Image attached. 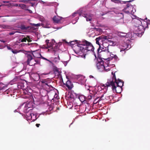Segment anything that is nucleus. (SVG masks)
<instances>
[{
	"label": "nucleus",
	"instance_id": "obj_1",
	"mask_svg": "<svg viewBox=\"0 0 150 150\" xmlns=\"http://www.w3.org/2000/svg\"><path fill=\"white\" fill-rule=\"evenodd\" d=\"M79 42L80 41L75 40L70 42L71 46L75 45L74 50L76 53L81 54L80 52L85 53L88 51H93L94 50V47L91 42L85 40L82 41L81 43L78 44Z\"/></svg>",
	"mask_w": 150,
	"mask_h": 150
},
{
	"label": "nucleus",
	"instance_id": "obj_2",
	"mask_svg": "<svg viewBox=\"0 0 150 150\" xmlns=\"http://www.w3.org/2000/svg\"><path fill=\"white\" fill-rule=\"evenodd\" d=\"M124 82L122 80H119L118 82H116L115 86L112 89L114 93H120L122 90V87L123 86Z\"/></svg>",
	"mask_w": 150,
	"mask_h": 150
},
{
	"label": "nucleus",
	"instance_id": "obj_3",
	"mask_svg": "<svg viewBox=\"0 0 150 150\" xmlns=\"http://www.w3.org/2000/svg\"><path fill=\"white\" fill-rule=\"evenodd\" d=\"M26 57L27 58V63L30 66H34L35 64L40 63V62L39 61L33 59L32 54H28L26 55Z\"/></svg>",
	"mask_w": 150,
	"mask_h": 150
},
{
	"label": "nucleus",
	"instance_id": "obj_4",
	"mask_svg": "<svg viewBox=\"0 0 150 150\" xmlns=\"http://www.w3.org/2000/svg\"><path fill=\"white\" fill-rule=\"evenodd\" d=\"M97 38L99 40V41L100 42V43L101 42H102L103 46L104 47H102L101 51H106L108 52H110L109 45H108L107 47H105L104 46V43L103 42L105 41V40L108 39L107 36L104 35H102L99 36Z\"/></svg>",
	"mask_w": 150,
	"mask_h": 150
},
{
	"label": "nucleus",
	"instance_id": "obj_5",
	"mask_svg": "<svg viewBox=\"0 0 150 150\" xmlns=\"http://www.w3.org/2000/svg\"><path fill=\"white\" fill-rule=\"evenodd\" d=\"M97 38L99 40V41L100 42V43L101 42H102L103 46L104 47H102L101 51H106L108 52H110L109 45H108L107 47H105L104 46V43L103 42L105 41V40L108 39L107 36L104 35H102L99 36Z\"/></svg>",
	"mask_w": 150,
	"mask_h": 150
},
{
	"label": "nucleus",
	"instance_id": "obj_6",
	"mask_svg": "<svg viewBox=\"0 0 150 150\" xmlns=\"http://www.w3.org/2000/svg\"><path fill=\"white\" fill-rule=\"evenodd\" d=\"M116 82H118V81L115 82L113 80V79H108L106 83L105 84H103L102 86L107 88L110 87L112 89L115 86Z\"/></svg>",
	"mask_w": 150,
	"mask_h": 150
},
{
	"label": "nucleus",
	"instance_id": "obj_7",
	"mask_svg": "<svg viewBox=\"0 0 150 150\" xmlns=\"http://www.w3.org/2000/svg\"><path fill=\"white\" fill-rule=\"evenodd\" d=\"M133 7L129 3H127L126 6L123 9V11L127 14L134 13V12L133 10Z\"/></svg>",
	"mask_w": 150,
	"mask_h": 150
},
{
	"label": "nucleus",
	"instance_id": "obj_8",
	"mask_svg": "<svg viewBox=\"0 0 150 150\" xmlns=\"http://www.w3.org/2000/svg\"><path fill=\"white\" fill-rule=\"evenodd\" d=\"M136 26L137 27V29L138 33H137V35L139 37H141L143 34L145 30V27L142 25H140L138 26V25H136Z\"/></svg>",
	"mask_w": 150,
	"mask_h": 150
},
{
	"label": "nucleus",
	"instance_id": "obj_9",
	"mask_svg": "<svg viewBox=\"0 0 150 150\" xmlns=\"http://www.w3.org/2000/svg\"><path fill=\"white\" fill-rule=\"evenodd\" d=\"M33 105L32 102L28 103L25 105L24 107V110L26 112L32 110L33 109Z\"/></svg>",
	"mask_w": 150,
	"mask_h": 150
},
{
	"label": "nucleus",
	"instance_id": "obj_10",
	"mask_svg": "<svg viewBox=\"0 0 150 150\" xmlns=\"http://www.w3.org/2000/svg\"><path fill=\"white\" fill-rule=\"evenodd\" d=\"M49 40H46L45 41L46 46L45 47L47 49L52 47L53 45L55 42V41L54 40H52V41L50 42H49Z\"/></svg>",
	"mask_w": 150,
	"mask_h": 150
},
{
	"label": "nucleus",
	"instance_id": "obj_11",
	"mask_svg": "<svg viewBox=\"0 0 150 150\" xmlns=\"http://www.w3.org/2000/svg\"><path fill=\"white\" fill-rule=\"evenodd\" d=\"M62 18H63L62 17L54 16L53 18V20L54 23H62L61 20Z\"/></svg>",
	"mask_w": 150,
	"mask_h": 150
},
{
	"label": "nucleus",
	"instance_id": "obj_12",
	"mask_svg": "<svg viewBox=\"0 0 150 150\" xmlns=\"http://www.w3.org/2000/svg\"><path fill=\"white\" fill-rule=\"evenodd\" d=\"M83 17L86 18V20L87 21H91L92 19V17L93 16V14L89 13L88 14H83L82 15Z\"/></svg>",
	"mask_w": 150,
	"mask_h": 150
},
{
	"label": "nucleus",
	"instance_id": "obj_13",
	"mask_svg": "<svg viewBox=\"0 0 150 150\" xmlns=\"http://www.w3.org/2000/svg\"><path fill=\"white\" fill-rule=\"evenodd\" d=\"M96 65L97 68L99 69H101L102 70L105 68V67L103 65V62L102 61L98 62Z\"/></svg>",
	"mask_w": 150,
	"mask_h": 150
},
{
	"label": "nucleus",
	"instance_id": "obj_14",
	"mask_svg": "<svg viewBox=\"0 0 150 150\" xmlns=\"http://www.w3.org/2000/svg\"><path fill=\"white\" fill-rule=\"evenodd\" d=\"M31 78L35 81H38L39 80L40 77L38 74H33L31 76Z\"/></svg>",
	"mask_w": 150,
	"mask_h": 150
},
{
	"label": "nucleus",
	"instance_id": "obj_15",
	"mask_svg": "<svg viewBox=\"0 0 150 150\" xmlns=\"http://www.w3.org/2000/svg\"><path fill=\"white\" fill-rule=\"evenodd\" d=\"M40 81L42 84L43 86H46L50 83V81L48 79L42 80L41 81Z\"/></svg>",
	"mask_w": 150,
	"mask_h": 150
},
{
	"label": "nucleus",
	"instance_id": "obj_16",
	"mask_svg": "<svg viewBox=\"0 0 150 150\" xmlns=\"http://www.w3.org/2000/svg\"><path fill=\"white\" fill-rule=\"evenodd\" d=\"M66 85L67 87L69 89L71 90L73 87V84L71 81L69 80L67 81L66 83Z\"/></svg>",
	"mask_w": 150,
	"mask_h": 150
},
{
	"label": "nucleus",
	"instance_id": "obj_17",
	"mask_svg": "<svg viewBox=\"0 0 150 150\" xmlns=\"http://www.w3.org/2000/svg\"><path fill=\"white\" fill-rule=\"evenodd\" d=\"M34 53H33L31 54L32 55V56H33L34 57L36 58H41L42 55L40 53H39V52H37L35 51H34Z\"/></svg>",
	"mask_w": 150,
	"mask_h": 150
},
{
	"label": "nucleus",
	"instance_id": "obj_18",
	"mask_svg": "<svg viewBox=\"0 0 150 150\" xmlns=\"http://www.w3.org/2000/svg\"><path fill=\"white\" fill-rule=\"evenodd\" d=\"M110 57L108 58V61H110L111 59H114L115 60H117L118 59V57L116 55L113 54H110Z\"/></svg>",
	"mask_w": 150,
	"mask_h": 150
},
{
	"label": "nucleus",
	"instance_id": "obj_19",
	"mask_svg": "<svg viewBox=\"0 0 150 150\" xmlns=\"http://www.w3.org/2000/svg\"><path fill=\"white\" fill-rule=\"evenodd\" d=\"M115 73H113V72H112L111 73L112 74V78H110V79H113V80L115 82L116 81H118L119 80H122L121 79H116V76L115 74Z\"/></svg>",
	"mask_w": 150,
	"mask_h": 150
},
{
	"label": "nucleus",
	"instance_id": "obj_20",
	"mask_svg": "<svg viewBox=\"0 0 150 150\" xmlns=\"http://www.w3.org/2000/svg\"><path fill=\"white\" fill-rule=\"evenodd\" d=\"M99 40L97 38H96V43L99 45V47L98 49V52H99L100 50H101V49H101V47L100 46L101 43H100V42H99Z\"/></svg>",
	"mask_w": 150,
	"mask_h": 150
},
{
	"label": "nucleus",
	"instance_id": "obj_21",
	"mask_svg": "<svg viewBox=\"0 0 150 150\" xmlns=\"http://www.w3.org/2000/svg\"><path fill=\"white\" fill-rule=\"evenodd\" d=\"M19 6L23 9L25 10H28V7H27L26 5L25 4H21L19 5Z\"/></svg>",
	"mask_w": 150,
	"mask_h": 150
},
{
	"label": "nucleus",
	"instance_id": "obj_22",
	"mask_svg": "<svg viewBox=\"0 0 150 150\" xmlns=\"http://www.w3.org/2000/svg\"><path fill=\"white\" fill-rule=\"evenodd\" d=\"M134 23L135 24V26H136V25H138V26H139L140 25H141V24H142V22L140 20L138 19H136L134 21Z\"/></svg>",
	"mask_w": 150,
	"mask_h": 150
},
{
	"label": "nucleus",
	"instance_id": "obj_23",
	"mask_svg": "<svg viewBox=\"0 0 150 150\" xmlns=\"http://www.w3.org/2000/svg\"><path fill=\"white\" fill-rule=\"evenodd\" d=\"M19 28L22 30H26L28 29L29 27V26L26 27L24 25H21Z\"/></svg>",
	"mask_w": 150,
	"mask_h": 150
},
{
	"label": "nucleus",
	"instance_id": "obj_24",
	"mask_svg": "<svg viewBox=\"0 0 150 150\" xmlns=\"http://www.w3.org/2000/svg\"><path fill=\"white\" fill-rule=\"evenodd\" d=\"M79 99L81 102H83L85 100L84 97L83 96H79Z\"/></svg>",
	"mask_w": 150,
	"mask_h": 150
},
{
	"label": "nucleus",
	"instance_id": "obj_25",
	"mask_svg": "<svg viewBox=\"0 0 150 150\" xmlns=\"http://www.w3.org/2000/svg\"><path fill=\"white\" fill-rule=\"evenodd\" d=\"M28 38L29 39V36L27 35V36L26 37H24L23 38L21 41V42H26L27 40H28Z\"/></svg>",
	"mask_w": 150,
	"mask_h": 150
},
{
	"label": "nucleus",
	"instance_id": "obj_26",
	"mask_svg": "<svg viewBox=\"0 0 150 150\" xmlns=\"http://www.w3.org/2000/svg\"><path fill=\"white\" fill-rule=\"evenodd\" d=\"M28 45H30L31 47H33L34 46H36L37 45V44L36 43H28L27 44Z\"/></svg>",
	"mask_w": 150,
	"mask_h": 150
},
{
	"label": "nucleus",
	"instance_id": "obj_27",
	"mask_svg": "<svg viewBox=\"0 0 150 150\" xmlns=\"http://www.w3.org/2000/svg\"><path fill=\"white\" fill-rule=\"evenodd\" d=\"M78 15L79 16L81 15V14L79 13H78L77 12H74V13L72 14V16H73V17H74L76 16H77Z\"/></svg>",
	"mask_w": 150,
	"mask_h": 150
},
{
	"label": "nucleus",
	"instance_id": "obj_28",
	"mask_svg": "<svg viewBox=\"0 0 150 150\" xmlns=\"http://www.w3.org/2000/svg\"><path fill=\"white\" fill-rule=\"evenodd\" d=\"M46 88H48L50 90H52V86L50 85V83L49 84V85H47L46 86Z\"/></svg>",
	"mask_w": 150,
	"mask_h": 150
},
{
	"label": "nucleus",
	"instance_id": "obj_29",
	"mask_svg": "<svg viewBox=\"0 0 150 150\" xmlns=\"http://www.w3.org/2000/svg\"><path fill=\"white\" fill-rule=\"evenodd\" d=\"M30 24L31 25L35 26V27H38L40 26V23H38V24H35V23H31Z\"/></svg>",
	"mask_w": 150,
	"mask_h": 150
},
{
	"label": "nucleus",
	"instance_id": "obj_30",
	"mask_svg": "<svg viewBox=\"0 0 150 150\" xmlns=\"http://www.w3.org/2000/svg\"><path fill=\"white\" fill-rule=\"evenodd\" d=\"M20 2L23 3L25 4H27L29 2L28 0H21L20 1Z\"/></svg>",
	"mask_w": 150,
	"mask_h": 150
},
{
	"label": "nucleus",
	"instance_id": "obj_31",
	"mask_svg": "<svg viewBox=\"0 0 150 150\" xmlns=\"http://www.w3.org/2000/svg\"><path fill=\"white\" fill-rule=\"evenodd\" d=\"M107 41H108V42H109L110 43H112V45L114 43L113 42V41L111 40H108V39L106 40Z\"/></svg>",
	"mask_w": 150,
	"mask_h": 150
},
{
	"label": "nucleus",
	"instance_id": "obj_32",
	"mask_svg": "<svg viewBox=\"0 0 150 150\" xmlns=\"http://www.w3.org/2000/svg\"><path fill=\"white\" fill-rule=\"evenodd\" d=\"M111 1L115 3H118L119 2H120L119 0H111Z\"/></svg>",
	"mask_w": 150,
	"mask_h": 150
},
{
	"label": "nucleus",
	"instance_id": "obj_33",
	"mask_svg": "<svg viewBox=\"0 0 150 150\" xmlns=\"http://www.w3.org/2000/svg\"><path fill=\"white\" fill-rule=\"evenodd\" d=\"M144 21V22L146 23L147 26H148V25H149L150 24V21L149 20H148L147 21V22L145 21Z\"/></svg>",
	"mask_w": 150,
	"mask_h": 150
},
{
	"label": "nucleus",
	"instance_id": "obj_34",
	"mask_svg": "<svg viewBox=\"0 0 150 150\" xmlns=\"http://www.w3.org/2000/svg\"><path fill=\"white\" fill-rule=\"evenodd\" d=\"M92 96L91 95H88V96L87 97L88 99L89 100L91 99H92Z\"/></svg>",
	"mask_w": 150,
	"mask_h": 150
},
{
	"label": "nucleus",
	"instance_id": "obj_35",
	"mask_svg": "<svg viewBox=\"0 0 150 150\" xmlns=\"http://www.w3.org/2000/svg\"><path fill=\"white\" fill-rule=\"evenodd\" d=\"M11 51L14 54H16L18 52L16 50H14L13 49H12Z\"/></svg>",
	"mask_w": 150,
	"mask_h": 150
},
{
	"label": "nucleus",
	"instance_id": "obj_36",
	"mask_svg": "<svg viewBox=\"0 0 150 150\" xmlns=\"http://www.w3.org/2000/svg\"><path fill=\"white\" fill-rule=\"evenodd\" d=\"M16 32H17V31H16V32H10L9 33V35H13Z\"/></svg>",
	"mask_w": 150,
	"mask_h": 150
},
{
	"label": "nucleus",
	"instance_id": "obj_37",
	"mask_svg": "<svg viewBox=\"0 0 150 150\" xmlns=\"http://www.w3.org/2000/svg\"><path fill=\"white\" fill-rule=\"evenodd\" d=\"M41 58L42 59H44V60H47V61H48L49 62H50V61L49 60H48V59H47V58L44 57H43L42 56Z\"/></svg>",
	"mask_w": 150,
	"mask_h": 150
},
{
	"label": "nucleus",
	"instance_id": "obj_38",
	"mask_svg": "<svg viewBox=\"0 0 150 150\" xmlns=\"http://www.w3.org/2000/svg\"><path fill=\"white\" fill-rule=\"evenodd\" d=\"M70 97L71 98L74 99V98L72 94L71 93L70 95Z\"/></svg>",
	"mask_w": 150,
	"mask_h": 150
},
{
	"label": "nucleus",
	"instance_id": "obj_39",
	"mask_svg": "<svg viewBox=\"0 0 150 150\" xmlns=\"http://www.w3.org/2000/svg\"><path fill=\"white\" fill-rule=\"evenodd\" d=\"M125 50H127V48H122L121 49V50H120V52L125 51Z\"/></svg>",
	"mask_w": 150,
	"mask_h": 150
},
{
	"label": "nucleus",
	"instance_id": "obj_40",
	"mask_svg": "<svg viewBox=\"0 0 150 150\" xmlns=\"http://www.w3.org/2000/svg\"><path fill=\"white\" fill-rule=\"evenodd\" d=\"M30 115L31 116V118L32 119V116H34V114L33 113H30Z\"/></svg>",
	"mask_w": 150,
	"mask_h": 150
},
{
	"label": "nucleus",
	"instance_id": "obj_41",
	"mask_svg": "<svg viewBox=\"0 0 150 150\" xmlns=\"http://www.w3.org/2000/svg\"><path fill=\"white\" fill-rule=\"evenodd\" d=\"M7 49L8 50H10L11 51L13 49L11 48L9 46H7Z\"/></svg>",
	"mask_w": 150,
	"mask_h": 150
},
{
	"label": "nucleus",
	"instance_id": "obj_42",
	"mask_svg": "<svg viewBox=\"0 0 150 150\" xmlns=\"http://www.w3.org/2000/svg\"><path fill=\"white\" fill-rule=\"evenodd\" d=\"M30 4H31V6H33L34 5L35 3H31V2H29Z\"/></svg>",
	"mask_w": 150,
	"mask_h": 150
},
{
	"label": "nucleus",
	"instance_id": "obj_43",
	"mask_svg": "<svg viewBox=\"0 0 150 150\" xmlns=\"http://www.w3.org/2000/svg\"><path fill=\"white\" fill-rule=\"evenodd\" d=\"M40 125V124H36V126L37 127H39Z\"/></svg>",
	"mask_w": 150,
	"mask_h": 150
},
{
	"label": "nucleus",
	"instance_id": "obj_44",
	"mask_svg": "<svg viewBox=\"0 0 150 150\" xmlns=\"http://www.w3.org/2000/svg\"><path fill=\"white\" fill-rule=\"evenodd\" d=\"M133 1V0H130V1H124V3H125L126 2H131L132 1Z\"/></svg>",
	"mask_w": 150,
	"mask_h": 150
},
{
	"label": "nucleus",
	"instance_id": "obj_45",
	"mask_svg": "<svg viewBox=\"0 0 150 150\" xmlns=\"http://www.w3.org/2000/svg\"><path fill=\"white\" fill-rule=\"evenodd\" d=\"M27 40L28 42H31L32 41V40H30V38L29 39L28 38V40Z\"/></svg>",
	"mask_w": 150,
	"mask_h": 150
},
{
	"label": "nucleus",
	"instance_id": "obj_46",
	"mask_svg": "<svg viewBox=\"0 0 150 150\" xmlns=\"http://www.w3.org/2000/svg\"><path fill=\"white\" fill-rule=\"evenodd\" d=\"M39 2L40 3H42L43 4H44L45 2L43 1H42V0H40L39 1Z\"/></svg>",
	"mask_w": 150,
	"mask_h": 150
},
{
	"label": "nucleus",
	"instance_id": "obj_47",
	"mask_svg": "<svg viewBox=\"0 0 150 150\" xmlns=\"http://www.w3.org/2000/svg\"><path fill=\"white\" fill-rule=\"evenodd\" d=\"M27 11H29V13H32V11L28 9V10H27Z\"/></svg>",
	"mask_w": 150,
	"mask_h": 150
},
{
	"label": "nucleus",
	"instance_id": "obj_48",
	"mask_svg": "<svg viewBox=\"0 0 150 150\" xmlns=\"http://www.w3.org/2000/svg\"><path fill=\"white\" fill-rule=\"evenodd\" d=\"M36 1V0H28L29 2L30 1Z\"/></svg>",
	"mask_w": 150,
	"mask_h": 150
},
{
	"label": "nucleus",
	"instance_id": "obj_49",
	"mask_svg": "<svg viewBox=\"0 0 150 150\" xmlns=\"http://www.w3.org/2000/svg\"><path fill=\"white\" fill-rule=\"evenodd\" d=\"M0 41L1 42H3V43H4L5 42V41H4V40H0Z\"/></svg>",
	"mask_w": 150,
	"mask_h": 150
},
{
	"label": "nucleus",
	"instance_id": "obj_50",
	"mask_svg": "<svg viewBox=\"0 0 150 150\" xmlns=\"http://www.w3.org/2000/svg\"><path fill=\"white\" fill-rule=\"evenodd\" d=\"M102 99H103L102 98H101V97H100V98L98 100V101H100Z\"/></svg>",
	"mask_w": 150,
	"mask_h": 150
},
{
	"label": "nucleus",
	"instance_id": "obj_51",
	"mask_svg": "<svg viewBox=\"0 0 150 150\" xmlns=\"http://www.w3.org/2000/svg\"><path fill=\"white\" fill-rule=\"evenodd\" d=\"M104 96V95L103 94V95H102L100 97H101V98H102Z\"/></svg>",
	"mask_w": 150,
	"mask_h": 150
},
{
	"label": "nucleus",
	"instance_id": "obj_52",
	"mask_svg": "<svg viewBox=\"0 0 150 150\" xmlns=\"http://www.w3.org/2000/svg\"><path fill=\"white\" fill-rule=\"evenodd\" d=\"M99 97H97L96 98V99H95V100H96L97 99H98V98H99Z\"/></svg>",
	"mask_w": 150,
	"mask_h": 150
},
{
	"label": "nucleus",
	"instance_id": "obj_53",
	"mask_svg": "<svg viewBox=\"0 0 150 150\" xmlns=\"http://www.w3.org/2000/svg\"><path fill=\"white\" fill-rule=\"evenodd\" d=\"M58 59H59H59H60V58H59V56H58Z\"/></svg>",
	"mask_w": 150,
	"mask_h": 150
},
{
	"label": "nucleus",
	"instance_id": "obj_54",
	"mask_svg": "<svg viewBox=\"0 0 150 150\" xmlns=\"http://www.w3.org/2000/svg\"><path fill=\"white\" fill-rule=\"evenodd\" d=\"M3 17V16H0V18L1 17Z\"/></svg>",
	"mask_w": 150,
	"mask_h": 150
},
{
	"label": "nucleus",
	"instance_id": "obj_55",
	"mask_svg": "<svg viewBox=\"0 0 150 150\" xmlns=\"http://www.w3.org/2000/svg\"><path fill=\"white\" fill-rule=\"evenodd\" d=\"M95 28V29H97V28Z\"/></svg>",
	"mask_w": 150,
	"mask_h": 150
},
{
	"label": "nucleus",
	"instance_id": "obj_56",
	"mask_svg": "<svg viewBox=\"0 0 150 150\" xmlns=\"http://www.w3.org/2000/svg\"><path fill=\"white\" fill-rule=\"evenodd\" d=\"M80 43H81L80 44H81V42H80Z\"/></svg>",
	"mask_w": 150,
	"mask_h": 150
},
{
	"label": "nucleus",
	"instance_id": "obj_57",
	"mask_svg": "<svg viewBox=\"0 0 150 150\" xmlns=\"http://www.w3.org/2000/svg\"><path fill=\"white\" fill-rule=\"evenodd\" d=\"M33 120H34V119H33Z\"/></svg>",
	"mask_w": 150,
	"mask_h": 150
},
{
	"label": "nucleus",
	"instance_id": "obj_58",
	"mask_svg": "<svg viewBox=\"0 0 150 150\" xmlns=\"http://www.w3.org/2000/svg\"><path fill=\"white\" fill-rule=\"evenodd\" d=\"M1 6V5H0V7Z\"/></svg>",
	"mask_w": 150,
	"mask_h": 150
}]
</instances>
